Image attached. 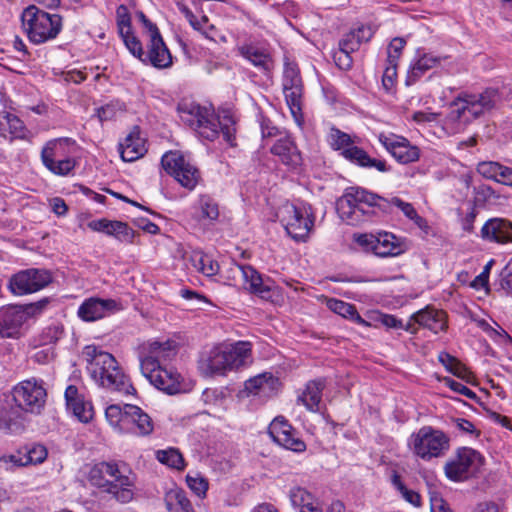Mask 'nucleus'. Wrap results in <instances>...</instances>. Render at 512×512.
Instances as JSON below:
<instances>
[{"label":"nucleus","mask_w":512,"mask_h":512,"mask_svg":"<svg viewBox=\"0 0 512 512\" xmlns=\"http://www.w3.org/2000/svg\"><path fill=\"white\" fill-rule=\"evenodd\" d=\"M500 101L496 88L482 92L460 91L448 104L444 127L450 134L464 131L469 124L493 110Z\"/></svg>","instance_id":"f257e3e1"},{"label":"nucleus","mask_w":512,"mask_h":512,"mask_svg":"<svg viewBox=\"0 0 512 512\" xmlns=\"http://www.w3.org/2000/svg\"><path fill=\"white\" fill-rule=\"evenodd\" d=\"M175 355L174 342H148L143 344L139 354L142 374L158 390L169 395L182 391L181 375L174 369L163 367L161 361H166Z\"/></svg>","instance_id":"f03ea898"},{"label":"nucleus","mask_w":512,"mask_h":512,"mask_svg":"<svg viewBox=\"0 0 512 512\" xmlns=\"http://www.w3.org/2000/svg\"><path fill=\"white\" fill-rule=\"evenodd\" d=\"M83 357L87 362L90 377L99 387L123 395H132L136 392L130 378L112 354L99 350L94 345H88L83 350Z\"/></svg>","instance_id":"7ed1b4c3"},{"label":"nucleus","mask_w":512,"mask_h":512,"mask_svg":"<svg viewBox=\"0 0 512 512\" xmlns=\"http://www.w3.org/2000/svg\"><path fill=\"white\" fill-rule=\"evenodd\" d=\"M178 111L182 121L193 128L201 138L214 141L221 132L224 140L233 145L236 128L235 120L229 112L216 116L206 107L195 103L180 104Z\"/></svg>","instance_id":"20e7f679"},{"label":"nucleus","mask_w":512,"mask_h":512,"mask_svg":"<svg viewBox=\"0 0 512 512\" xmlns=\"http://www.w3.org/2000/svg\"><path fill=\"white\" fill-rule=\"evenodd\" d=\"M375 208L390 213L389 200L359 187H349L336 201V210L342 220L357 225L370 219Z\"/></svg>","instance_id":"39448f33"},{"label":"nucleus","mask_w":512,"mask_h":512,"mask_svg":"<svg viewBox=\"0 0 512 512\" xmlns=\"http://www.w3.org/2000/svg\"><path fill=\"white\" fill-rule=\"evenodd\" d=\"M90 483L111 494L120 503H128L133 499L134 479L125 475L113 462H100L89 471Z\"/></svg>","instance_id":"423d86ee"},{"label":"nucleus","mask_w":512,"mask_h":512,"mask_svg":"<svg viewBox=\"0 0 512 512\" xmlns=\"http://www.w3.org/2000/svg\"><path fill=\"white\" fill-rule=\"evenodd\" d=\"M105 417L119 433L144 437L154 430L152 418L133 404H111L105 409Z\"/></svg>","instance_id":"0eeeda50"},{"label":"nucleus","mask_w":512,"mask_h":512,"mask_svg":"<svg viewBox=\"0 0 512 512\" xmlns=\"http://www.w3.org/2000/svg\"><path fill=\"white\" fill-rule=\"evenodd\" d=\"M62 16L51 14L36 5L27 6L21 22L30 42L36 45L54 40L62 30Z\"/></svg>","instance_id":"6e6552de"},{"label":"nucleus","mask_w":512,"mask_h":512,"mask_svg":"<svg viewBox=\"0 0 512 512\" xmlns=\"http://www.w3.org/2000/svg\"><path fill=\"white\" fill-rule=\"evenodd\" d=\"M74 145L75 140L67 137L47 141L40 154L43 166L56 176H68L77 165L72 151Z\"/></svg>","instance_id":"1a4fd4ad"},{"label":"nucleus","mask_w":512,"mask_h":512,"mask_svg":"<svg viewBox=\"0 0 512 512\" xmlns=\"http://www.w3.org/2000/svg\"><path fill=\"white\" fill-rule=\"evenodd\" d=\"M409 445L415 455L429 461L445 455L450 447L449 437L432 426H423L410 437Z\"/></svg>","instance_id":"9d476101"},{"label":"nucleus","mask_w":512,"mask_h":512,"mask_svg":"<svg viewBox=\"0 0 512 512\" xmlns=\"http://www.w3.org/2000/svg\"><path fill=\"white\" fill-rule=\"evenodd\" d=\"M277 217L287 234L296 241H305L314 225L311 207L306 204L287 202L279 208Z\"/></svg>","instance_id":"9b49d317"},{"label":"nucleus","mask_w":512,"mask_h":512,"mask_svg":"<svg viewBox=\"0 0 512 512\" xmlns=\"http://www.w3.org/2000/svg\"><path fill=\"white\" fill-rule=\"evenodd\" d=\"M484 463V457L475 449L459 447L444 466L445 476L454 482H462L475 476Z\"/></svg>","instance_id":"f8f14e48"},{"label":"nucleus","mask_w":512,"mask_h":512,"mask_svg":"<svg viewBox=\"0 0 512 512\" xmlns=\"http://www.w3.org/2000/svg\"><path fill=\"white\" fill-rule=\"evenodd\" d=\"M42 380L35 378L24 380L12 389V398L25 412L40 413L46 402V389Z\"/></svg>","instance_id":"ddd939ff"},{"label":"nucleus","mask_w":512,"mask_h":512,"mask_svg":"<svg viewBox=\"0 0 512 512\" xmlns=\"http://www.w3.org/2000/svg\"><path fill=\"white\" fill-rule=\"evenodd\" d=\"M163 169L184 188L193 190L200 179L198 169L177 151L165 153L161 158Z\"/></svg>","instance_id":"4468645a"},{"label":"nucleus","mask_w":512,"mask_h":512,"mask_svg":"<svg viewBox=\"0 0 512 512\" xmlns=\"http://www.w3.org/2000/svg\"><path fill=\"white\" fill-rule=\"evenodd\" d=\"M51 282L52 275L48 270L29 268L12 275L8 287L14 295L22 296L40 291Z\"/></svg>","instance_id":"2eb2a0df"},{"label":"nucleus","mask_w":512,"mask_h":512,"mask_svg":"<svg viewBox=\"0 0 512 512\" xmlns=\"http://www.w3.org/2000/svg\"><path fill=\"white\" fill-rule=\"evenodd\" d=\"M282 86L286 103L297 120L302 110L303 83L296 63L289 61L284 63Z\"/></svg>","instance_id":"dca6fc26"},{"label":"nucleus","mask_w":512,"mask_h":512,"mask_svg":"<svg viewBox=\"0 0 512 512\" xmlns=\"http://www.w3.org/2000/svg\"><path fill=\"white\" fill-rule=\"evenodd\" d=\"M354 241L365 251H371L379 257L397 256L402 248L396 243V237L388 232L374 234H354Z\"/></svg>","instance_id":"f3484780"},{"label":"nucleus","mask_w":512,"mask_h":512,"mask_svg":"<svg viewBox=\"0 0 512 512\" xmlns=\"http://www.w3.org/2000/svg\"><path fill=\"white\" fill-rule=\"evenodd\" d=\"M379 141L395 160L401 164L415 162L420 157V150L406 138L395 134L379 135Z\"/></svg>","instance_id":"a211bd4d"},{"label":"nucleus","mask_w":512,"mask_h":512,"mask_svg":"<svg viewBox=\"0 0 512 512\" xmlns=\"http://www.w3.org/2000/svg\"><path fill=\"white\" fill-rule=\"evenodd\" d=\"M269 434L279 445L294 452H304L305 442L296 436L295 429L282 416L276 417L269 427Z\"/></svg>","instance_id":"6ab92c4d"},{"label":"nucleus","mask_w":512,"mask_h":512,"mask_svg":"<svg viewBox=\"0 0 512 512\" xmlns=\"http://www.w3.org/2000/svg\"><path fill=\"white\" fill-rule=\"evenodd\" d=\"M120 309L121 305L116 300L90 297L79 306L77 315L85 322H94Z\"/></svg>","instance_id":"aec40b11"},{"label":"nucleus","mask_w":512,"mask_h":512,"mask_svg":"<svg viewBox=\"0 0 512 512\" xmlns=\"http://www.w3.org/2000/svg\"><path fill=\"white\" fill-rule=\"evenodd\" d=\"M479 237L488 243L512 244V221L502 217L490 218L480 229Z\"/></svg>","instance_id":"412c9836"},{"label":"nucleus","mask_w":512,"mask_h":512,"mask_svg":"<svg viewBox=\"0 0 512 512\" xmlns=\"http://www.w3.org/2000/svg\"><path fill=\"white\" fill-rule=\"evenodd\" d=\"M242 281L244 288L251 294H255L262 299H271L276 285L270 277H263L251 265H243Z\"/></svg>","instance_id":"4be33fe9"},{"label":"nucleus","mask_w":512,"mask_h":512,"mask_svg":"<svg viewBox=\"0 0 512 512\" xmlns=\"http://www.w3.org/2000/svg\"><path fill=\"white\" fill-rule=\"evenodd\" d=\"M22 305H11L0 309V338L17 337L27 321Z\"/></svg>","instance_id":"5701e85b"},{"label":"nucleus","mask_w":512,"mask_h":512,"mask_svg":"<svg viewBox=\"0 0 512 512\" xmlns=\"http://www.w3.org/2000/svg\"><path fill=\"white\" fill-rule=\"evenodd\" d=\"M47 449L41 444L26 445L15 453L0 457V463L22 467L42 463L47 458Z\"/></svg>","instance_id":"b1692460"},{"label":"nucleus","mask_w":512,"mask_h":512,"mask_svg":"<svg viewBox=\"0 0 512 512\" xmlns=\"http://www.w3.org/2000/svg\"><path fill=\"white\" fill-rule=\"evenodd\" d=\"M88 227L95 232H103L108 236H113L117 240L126 243H132L135 236L134 230L122 221H111L105 218L92 220Z\"/></svg>","instance_id":"393cba45"},{"label":"nucleus","mask_w":512,"mask_h":512,"mask_svg":"<svg viewBox=\"0 0 512 512\" xmlns=\"http://www.w3.org/2000/svg\"><path fill=\"white\" fill-rule=\"evenodd\" d=\"M280 381L270 372H264L249 378L244 383V391L247 395H259L271 397L280 388Z\"/></svg>","instance_id":"a878e982"},{"label":"nucleus","mask_w":512,"mask_h":512,"mask_svg":"<svg viewBox=\"0 0 512 512\" xmlns=\"http://www.w3.org/2000/svg\"><path fill=\"white\" fill-rule=\"evenodd\" d=\"M271 153L278 156L284 165L297 168L302 164V155L290 135H281L271 147Z\"/></svg>","instance_id":"bb28decb"},{"label":"nucleus","mask_w":512,"mask_h":512,"mask_svg":"<svg viewBox=\"0 0 512 512\" xmlns=\"http://www.w3.org/2000/svg\"><path fill=\"white\" fill-rule=\"evenodd\" d=\"M325 387V378H317L308 381L303 391L297 396V403L305 406L310 412H319L322 393Z\"/></svg>","instance_id":"cd10ccee"},{"label":"nucleus","mask_w":512,"mask_h":512,"mask_svg":"<svg viewBox=\"0 0 512 512\" xmlns=\"http://www.w3.org/2000/svg\"><path fill=\"white\" fill-rule=\"evenodd\" d=\"M119 153L123 161L133 162L144 156L147 152L145 141L140 136V129L135 126L133 130L119 144Z\"/></svg>","instance_id":"c85d7f7f"},{"label":"nucleus","mask_w":512,"mask_h":512,"mask_svg":"<svg viewBox=\"0 0 512 512\" xmlns=\"http://www.w3.org/2000/svg\"><path fill=\"white\" fill-rule=\"evenodd\" d=\"M341 155L352 164L362 168H375L377 171L382 173L390 170L386 161L370 157L364 149L355 145H352L350 148H346L341 152Z\"/></svg>","instance_id":"c756f323"},{"label":"nucleus","mask_w":512,"mask_h":512,"mask_svg":"<svg viewBox=\"0 0 512 512\" xmlns=\"http://www.w3.org/2000/svg\"><path fill=\"white\" fill-rule=\"evenodd\" d=\"M411 320L419 326L424 327L437 334L447 328L446 314L442 310H437L429 306L414 313Z\"/></svg>","instance_id":"7c9ffc66"},{"label":"nucleus","mask_w":512,"mask_h":512,"mask_svg":"<svg viewBox=\"0 0 512 512\" xmlns=\"http://www.w3.org/2000/svg\"><path fill=\"white\" fill-rule=\"evenodd\" d=\"M144 58L155 68L164 69L172 65V55L161 34L150 38L148 53Z\"/></svg>","instance_id":"2f4dec72"},{"label":"nucleus","mask_w":512,"mask_h":512,"mask_svg":"<svg viewBox=\"0 0 512 512\" xmlns=\"http://www.w3.org/2000/svg\"><path fill=\"white\" fill-rule=\"evenodd\" d=\"M229 370H237L251 362V344L239 341L222 348Z\"/></svg>","instance_id":"473e14b6"},{"label":"nucleus","mask_w":512,"mask_h":512,"mask_svg":"<svg viewBox=\"0 0 512 512\" xmlns=\"http://www.w3.org/2000/svg\"><path fill=\"white\" fill-rule=\"evenodd\" d=\"M240 55L248 60L260 71L268 72L272 66V59L267 49L246 43L238 48Z\"/></svg>","instance_id":"72a5a7b5"},{"label":"nucleus","mask_w":512,"mask_h":512,"mask_svg":"<svg viewBox=\"0 0 512 512\" xmlns=\"http://www.w3.org/2000/svg\"><path fill=\"white\" fill-rule=\"evenodd\" d=\"M226 361L222 348H214L200 360L199 369L205 376L224 375L229 370Z\"/></svg>","instance_id":"f704fd0d"},{"label":"nucleus","mask_w":512,"mask_h":512,"mask_svg":"<svg viewBox=\"0 0 512 512\" xmlns=\"http://www.w3.org/2000/svg\"><path fill=\"white\" fill-rule=\"evenodd\" d=\"M446 57H438L431 53H425L411 64L406 77V85L415 84L428 70L440 64Z\"/></svg>","instance_id":"c9c22d12"},{"label":"nucleus","mask_w":512,"mask_h":512,"mask_svg":"<svg viewBox=\"0 0 512 512\" xmlns=\"http://www.w3.org/2000/svg\"><path fill=\"white\" fill-rule=\"evenodd\" d=\"M326 306L335 314H338L358 325L364 327L370 326V323L360 316L354 304L336 298H329L326 300Z\"/></svg>","instance_id":"e433bc0d"},{"label":"nucleus","mask_w":512,"mask_h":512,"mask_svg":"<svg viewBox=\"0 0 512 512\" xmlns=\"http://www.w3.org/2000/svg\"><path fill=\"white\" fill-rule=\"evenodd\" d=\"M164 503L168 512H196L186 492L179 487L169 489L165 493Z\"/></svg>","instance_id":"4c0bfd02"},{"label":"nucleus","mask_w":512,"mask_h":512,"mask_svg":"<svg viewBox=\"0 0 512 512\" xmlns=\"http://www.w3.org/2000/svg\"><path fill=\"white\" fill-rule=\"evenodd\" d=\"M23 412L22 408L17 405L4 408L0 411V430L5 433H19L23 428Z\"/></svg>","instance_id":"58836bf2"},{"label":"nucleus","mask_w":512,"mask_h":512,"mask_svg":"<svg viewBox=\"0 0 512 512\" xmlns=\"http://www.w3.org/2000/svg\"><path fill=\"white\" fill-rule=\"evenodd\" d=\"M26 128L23 121L16 115L9 112L0 114V135L7 138L8 135L11 139L19 138L24 139Z\"/></svg>","instance_id":"ea45409f"},{"label":"nucleus","mask_w":512,"mask_h":512,"mask_svg":"<svg viewBox=\"0 0 512 512\" xmlns=\"http://www.w3.org/2000/svg\"><path fill=\"white\" fill-rule=\"evenodd\" d=\"M439 362L446 368V370L456 377L470 383L473 378V373L462 364L456 357L449 353L442 351L438 355Z\"/></svg>","instance_id":"a19ab883"},{"label":"nucleus","mask_w":512,"mask_h":512,"mask_svg":"<svg viewBox=\"0 0 512 512\" xmlns=\"http://www.w3.org/2000/svg\"><path fill=\"white\" fill-rule=\"evenodd\" d=\"M156 458L160 463L177 470H182L185 467V462L182 454L178 449L175 448L158 450L156 452Z\"/></svg>","instance_id":"79ce46f5"},{"label":"nucleus","mask_w":512,"mask_h":512,"mask_svg":"<svg viewBox=\"0 0 512 512\" xmlns=\"http://www.w3.org/2000/svg\"><path fill=\"white\" fill-rule=\"evenodd\" d=\"M126 111V104L119 100L113 99L108 103L97 108L96 113L101 122L110 121L114 119L117 114L123 113Z\"/></svg>","instance_id":"37998d69"},{"label":"nucleus","mask_w":512,"mask_h":512,"mask_svg":"<svg viewBox=\"0 0 512 512\" xmlns=\"http://www.w3.org/2000/svg\"><path fill=\"white\" fill-rule=\"evenodd\" d=\"M65 335L63 324L54 322L45 327L39 335L40 345L56 344Z\"/></svg>","instance_id":"c03bdc74"},{"label":"nucleus","mask_w":512,"mask_h":512,"mask_svg":"<svg viewBox=\"0 0 512 512\" xmlns=\"http://www.w3.org/2000/svg\"><path fill=\"white\" fill-rule=\"evenodd\" d=\"M186 484L191 489V491L197 495L199 498L203 499L206 497L207 490L209 488L208 480L199 473L187 474L186 475Z\"/></svg>","instance_id":"a18cd8bd"},{"label":"nucleus","mask_w":512,"mask_h":512,"mask_svg":"<svg viewBox=\"0 0 512 512\" xmlns=\"http://www.w3.org/2000/svg\"><path fill=\"white\" fill-rule=\"evenodd\" d=\"M120 37L122 38L126 48L129 50V52L136 57L137 59L141 60L142 62H146L145 53L143 50V46L141 41L134 35L133 31H127V34H120Z\"/></svg>","instance_id":"49530a36"},{"label":"nucleus","mask_w":512,"mask_h":512,"mask_svg":"<svg viewBox=\"0 0 512 512\" xmlns=\"http://www.w3.org/2000/svg\"><path fill=\"white\" fill-rule=\"evenodd\" d=\"M329 143L334 150L341 152L353 145L350 135L336 128H332L329 133Z\"/></svg>","instance_id":"de8ad7c7"},{"label":"nucleus","mask_w":512,"mask_h":512,"mask_svg":"<svg viewBox=\"0 0 512 512\" xmlns=\"http://www.w3.org/2000/svg\"><path fill=\"white\" fill-rule=\"evenodd\" d=\"M390 208L396 206L399 208L404 215L410 220L414 221L418 226H421L424 221L421 216L418 215L417 211L411 203L405 202L398 197H393L389 200Z\"/></svg>","instance_id":"09e8293b"},{"label":"nucleus","mask_w":512,"mask_h":512,"mask_svg":"<svg viewBox=\"0 0 512 512\" xmlns=\"http://www.w3.org/2000/svg\"><path fill=\"white\" fill-rule=\"evenodd\" d=\"M116 23L119 35L127 34V31L132 30L131 15L124 4L119 5L116 9Z\"/></svg>","instance_id":"8fccbe9b"},{"label":"nucleus","mask_w":512,"mask_h":512,"mask_svg":"<svg viewBox=\"0 0 512 512\" xmlns=\"http://www.w3.org/2000/svg\"><path fill=\"white\" fill-rule=\"evenodd\" d=\"M73 414L84 423L90 421L93 417V408L92 405L88 402H85L83 397L76 401L70 408Z\"/></svg>","instance_id":"3c124183"},{"label":"nucleus","mask_w":512,"mask_h":512,"mask_svg":"<svg viewBox=\"0 0 512 512\" xmlns=\"http://www.w3.org/2000/svg\"><path fill=\"white\" fill-rule=\"evenodd\" d=\"M220 273L227 285L236 287L238 286L239 280L242 278L243 265L231 263L225 271H221Z\"/></svg>","instance_id":"603ef678"},{"label":"nucleus","mask_w":512,"mask_h":512,"mask_svg":"<svg viewBox=\"0 0 512 512\" xmlns=\"http://www.w3.org/2000/svg\"><path fill=\"white\" fill-rule=\"evenodd\" d=\"M202 217L216 220L219 216L218 204L209 196H202L199 200Z\"/></svg>","instance_id":"864d4df0"},{"label":"nucleus","mask_w":512,"mask_h":512,"mask_svg":"<svg viewBox=\"0 0 512 512\" xmlns=\"http://www.w3.org/2000/svg\"><path fill=\"white\" fill-rule=\"evenodd\" d=\"M313 499L314 496L302 487H295L290 490L291 503L293 506L300 508V510Z\"/></svg>","instance_id":"5fc2aeb1"},{"label":"nucleus","mask_w":512,"mask_h":512,"mask_svg":"<svg viewBox=\"0 0 512 512\" xmlns=\"http://www.w3.org/2000/svg\"><path fill=\"white\" fill-rule=\"evenodd\" d=\"M502 164L493 161H483L477 165V172L487 179L497 182Z\"/></svg>","instance_id":"6e6d98bb"},{"label":"nucleus","mask_w":512,"mask_h":512,"mask_svg":"<svg viewBox=\"0 0 512 512\" xmlns=\"http://www.w3.org/2000/svg\"><path fill=\"white\" fill-rule=\"evenodd\" d=\"M405 45L406 41L403 38H394L388 46L387 63L398 65L399 58L402 54Z\"/></svg>","instance_id":"4d7b16f0"},{"label":"nucleus","mask_w":512,"mask_h":512,"mask_svg":"<svg viewBox=\"0 0 512 512\" xmlns=\"http://www.w3.org/2000/svg\"><path fill=\"white\" fill-rule=\"evenodd\" d=\"M380 321L387 328L404 329L413 334L416 333V329L414 328L413 324L408 323L407 325H404L400 319L393 315L383 314L380 317Z\"/></svg>","instance_id":"13d9d810"},{"label":"nucleus","mask_w":512,"mask_h":512,"mask_svg":"<svg viewBox=\"0 0 512 512\" xmlns=\"http://www.w3.org/2000/svg\"><path fill=\"white\" fill-rule=\"evenodd\" d=\"M333 60L341 70L348 71L352 68L353 58L351 52L343 51L340 47L334 52Z\"/></svg>","instance_id":"bf43d9fd"},{"label":"nucleus","mask_w":512,"mask_h":512,"mask_svg":"<svg viewBox=\"0 0 512 512\" xmlns=\"http://www.w3.org/2000/svg\"><path fill=\"white\" fill-rule=\"evenodd\" d=\"M443 381H444L445 385L447 387H449L451 390H453L454 392L464 395L471 400L477 399L476 393L474 391H472L471 389H469L468 387H466L464 384H462L452 378H449V377L444 378Z\"/></svg>","instance_id":"052dcab7"},{"label":"nucleus","mask_w":512,"mask_h":512,"mask_svg":"<svg viewBox=\"0 0 512 512\" xmlns=\"http://www.w3.org/2000/svg\"><path fill=\"white\" fill-rule=\"evenodd\" d=\"M199 269L207 276H213L220 273V266L218 262L212 260L208 255L200 257Z\"/></svg>","instance_id":"680f3d73"},{"label":"nucleus","mask_w":512,"mask_h":512,"mask_svg":"<svg viewBox=\"0 0 512 512\" xmlns=\"http://www.w3.org/2000/svg\"><path fill=\"white\" fill-rule=\"evenodd\" d=\"M48 304L49 298L45 297L37 302L22 305V309L25 310L26 317L29 319L30 317L41 314L46 309Z\"/></svg>","instance_id":"e2e57ef3"},{"label":"nucleus","mask_w":512,"mask_h":512,"mask_svg":"<svg viewBox=\"0 0 512 512\" xmlns=\"http://www.w3.org/2000/svg\"><path fill=\"white\" fill-rule=\"evenodd\" d=\"M339 47L343 49V51L348 52H355L359 49L360 43L358 41V38L354 34V32L351 30L350 32L346 33L339 41Z\"/></svg>","instance_id":"0e129e2a"},{"label":"nucleus","mask_w":512,"mask_h":512,"mask_svg":"<svg viewBox=\"0 0 512 512\" xmlns=\"http://www.w3.org/2000/svg\"><path fill=\"white\" fill-rule=\"evenodd\" d=\"M494 260H490L483 268V271L475 277L472 281L471 286L477 290L486 288L489 282V274Z\"/></svg>","instance_id":"69168bd1"},{"label":"nucleus","mask_w":512,"mask_h":512,"mask_svg":"<svg viewBox=\"0 0 512 512\" xmlns=\"http://www.w3.org/2000/svg\"><path fill=\"white\" fill-rule=\"evenodd\" d=\"M397 66L398 65L396 64L387 63V66L384 70L382 83L387 90L394 85V80L397 76Z\"/></svg>","instance_id":"338daca9"},{"label":"nucleus","mask_w":512,"mask_h":512,"mask_svg":"<svg viewBox=\"0 0 512 512\" xmlns=\"http://www.w3.org/2000/svg\"><path fill=\"white\" fill-rule=\"evenodd\" d=\"M454 423L455 426L463 433L472 434L476 437L480 435V431L475 428L474 424L465 418H456L454 419Z\"/></svg>","instance_id":"774afa93"}]
</instances>
